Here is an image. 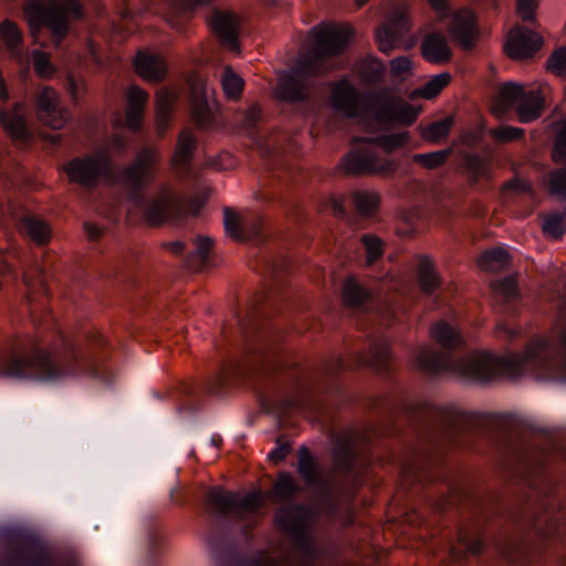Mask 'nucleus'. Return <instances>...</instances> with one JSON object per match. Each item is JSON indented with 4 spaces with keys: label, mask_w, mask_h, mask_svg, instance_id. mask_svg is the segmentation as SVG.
<instances>
[{
    "label": "nucleus",
    "mask_w": 566,
    "mask_h": 566,
    "mask_svg": "<svg viewBox=\"0 0 566 566\" xmlns=\"http://www.w3.org/2000/svg\"><path fill=\"white\" fill-rule=\"evenodd\" d=\"M431 337L446 348H454L462 344L459 331L444 321L436 323L431 327Z\"/></svg>",
    "instance_id": "32"
},
{
    "label": "nucleus",
    "mask_w": 566,
    "mask_h": 566,
    "mask_svg": "<svg viewBox=\"0 0 566 566\" xmlns=\"http://www.w3.org/2000/svg\"><path fill=\"white\" fill-rule=\"evenodd\" d=\"M147 101L148 94L139 86L132 85L128 88L125 125L132 130L139 129Z\"/></svg>",
    "instance_id": "23"
},
{
    "label": "nucleus",
    "mask_w": 566,
    "mask_h": 566,
    "mask_svg": "<svg viewBox=\"0 0 566 566\" xmlns=\"http://www.w3.org/2000/svg\"><path fill=\"white\" fill-rule=\"evenodd\" d=\"M33 67L35 73L41 77H50L55 73V67L50 62L48 53L35 50L32 53Z\"/></svg>",
    "instance_id": "51"
},
{
    "label": "nucleus",
    "mask_w": 566,
    "mask_h": 566,
    "mask_svg": "<svg viewBox=\"0 0 566 566\" xmlns=\"http://www.w3.org/2000/svg\"><path fill=\"white\" fill-rule=\"evenodd\" d=\"M210 24L224 46L233 52L239 51V20L235 14L227 11H214Z\"/></svg>",
    "instance_id": "16"
},
{
    "label": "nucleus",
    "mask_w": 566,
    "mask_h": 566,
    "mask_svg": "<svg viewBox=\"0 0 566 566\" xmlns=\"http://www.w3.org/2000/svg\"><path fill=\"white\" fill-rule=\"evenodd\" d=\"M450 81L451 75L449 73H440L433 76L422 88L415 91L411 96H421L428 99L433 98L449 85Z\"/></svg>",
    "instance_id": "41"
},
{
    "label": "nucleus",
    "mask_w": 566,
    "mask_h": 566,
    "mask_svg": "<svg viewBox=\"0 0 566 566\" xmlns=\"http://www.w3.org/2000/svg\"><path fill=\"white\" fill-rule=\"evenodd\" d=\"M24 115V106L20 103H17L10 111L0 112L1 125L15 142H25L30 136Z\"/></svg>",
    "instance_id": "21"
},
{
    "label": "nucleus",
    "mask_w": 566,
    "mask_h": 566,
    "mask_svg": "<svg viewBox=\"0 0 566 566\" xmlns=\"http://www.w3.org/2000/svg\"><path fill=\"white\" fill-rule=\"evenodd\" d=\"M301 491L298 482L290 473L282 472L273 484L271 494L274 501L280 502L292 499Z\"/></svg>",
    "instance_id": "33"
},
{
    "label": "nucleus",
    "mask_w": 566,
    "mask_h": 566,
    "mask_svg": "<svg viewBox=\"0 0 566 566\" xmlns=\"http://www.w3.org/2000/svg\"><path fill=\"white\" fill-rule=\"evenodd\" d=\"M19 232L36 245H45L52 238L50 226L38 216L25 214L18 222Z\"/></svg>",
    "instance_id": "22"
},
{
    "label": "nucleus",
    "mask_w": 566,
    "mask_h": 566,
    "mask_svg": "<svg viewBox=\"0 0 566 566\" xmlns=\"http://www.w3.org/2000/svg\"><path fill=\"white\" fill-rule=\"evenodd\" d=\"M536 9H537L536 0H517V2H516L517 14L524 21L533 20Z\"/></svg>",
    "instance_id": "56"
},
{
    "label": "nucleus",
    "mask_w": 566,
    "mask_h": 566,
    "mask_svg": "<svg viewBox=\"0 0 566 566\" xmlns=\"http://www.w3.org/2000/svg\"><path fill=\"white\" fill-rule=\"evenodd\" d=\"M161 163V151L156 145L144 146L135 160L123 171V180L134 189H142L155 179Z\"/></svg>",
    "instance_id": "11"
},
{
    "label": "nucleus",
    "mask_w": 566,
    "mask_h": 566,
    "mask_svg": "<svg viewBox=\"0 0 566 566\" xmlns=\"http://www.w3.org/2000/svg\"><path fill=\"white\" fill-rule=\"evenodd\" d=\"M553 160L555 163H562L566 160V119L563 122L562 128L555 142Z\"/></svg>",
    "instance_id": "55"
},
{
    "label": "nucleus",
    "mask_w": 566,
    "mask_h": 566,
    "mask_svg": "<svg viewBox=\"0 0 566 566\" xmlns=\"http://www.w3.org/2000/svg\"><path fill=\"white\" fill-rule=\"evenodd\" d=\"M548 190L552 195L566 200V167L548 174Z\"/></svg>",
    "instance_id": "47"
},
{
    "label": "nucleus",
    "mask_w": 566,
    "mask_h": 566,
    "mask_svg": "<svg viewBox=\"0 0 566 566\" xmlns=\"http://www.w3.org/2000/svg\"><path fill=\"white\" fill-rule=\"evenodd\" d=\"M78 353L72 344L62 350L34 348L30 355L12 354L0 360V375L13 378L54 380L76 370Z\"/></svg>",
    "instance_id": "4"
},
{
    "label": "nucleus",
    "mask_w": 566,
    "mask_h": 566,
    "mask_svg": "<svg viewBox=\"0 0 566 566\" xmlns=\"http://www.w3.org/2000/svg\"><path fill=\"white\" fill-rule=\"evenodd\" d=\"M190 85L192 92V119L198 126L206 127L210 123V111L207 101L203 97L202 83L200 80H195Z\"/></svg>",
    "instance_id": "29"
},
{
    "label": "nucleus",
    "mask_w": 566,
    "mask_h": 566,
    "mask_svg": "<svg viewBox=\"0 0 566 566\" xmlns=\"http://www.w3.org/2000/svg\"><path fill=\"white\" fill-rule=\"evenodd\" d=\"M243 228L245 239H248L249 237H256L262 229V219L259 217H254L251 220L245 221Z\"/></svg>",
    "instance_id": "58"
},
{
    "label": "nucleus",
    "mask_w": 566,
    "mask_h": 566,
    "mask_svg": "<svg viewBox=\"0 0 566 566\" xmlns=\"http://www.w3.org/2000/svg\"><path fill=\"white\" fill-rule=\"evenodd\" d=\"M511 107L515 108L520 122L530 123L535 120L544 109L542 90L526 92L522 85L514 82L505 83L500 88L493 113L501 116Z\"/></svg>",
    "instance_id": "7"
},
{
    "label": "nucleus",
    "mask_w": 566,
    "mask_h": 566,
    "mask_svg": "<svg viewBox=\"0 0 566 566\" xmlns=\"http://www.w3.org/2000/svg\"><path fill=\"white\" fill-rule=\"evenodd\" d=\"M491 287L505 298L513 297L516 294V281L512 276L491 282Z\"/></svg>",
    "instance_id": "54"
},
{
    "label": "nucleus",
    "mask_w": 566,
    "mask_h": 566,
    "mask_svg": "<svg viewBox=\"0 0 566 566\" xmlns=\"http://www.w3.org/2000/svg\"><path fill=\"white\" fill-rule=\"evenodd\" d=\"M360 241L366 250L367 264H374L384 254L381 240L375 235L365 234L361 237Z\"/></svg>",
    "instance_id": "48"
},
{
    "label": "nucleus",
    "mask_w": 566,
    "mask_h": 566,
    "mask_svg": "<svg viewBox=\"0 0 566 566\" xmlns=\"http://www.w3.org/2000/svg\"><path fill=\"white\" fill-rule=\"evenodd\" d=\"M356 451V437L352 433L342 434L334 449L335 467L347 470L352 467Z\"/></svg>",
    "instance_id": "28"
},
{
    "label": "nucleus",
    "mask_w": 566,
    "mask_h": 566,
    "mask_svg": "<svg viewBox=\"0 0 566 566\" xmlns=\"http://www.w3.org/2000/svg\"><path fill=\"white\" fill-rule=\"evenodd\" d=\"M353 205L359 216L370 217L379 208L380 195L371 190H357L353 193Z\"/></svg>",
    "instance_id": "34"
},
{
    "label": "nucleus",
    "mask_w": 566,
    "mask_h": 566,
    "mask_svg": "<svg viewBox=\"0 0 566 566\" xmlns=\"http://www.w3.org/2000/svg\"><path fill=\"white\" fill-rule=\"evenodd\" d=\"M370 296L355 279L348 277L343 284V300L348 307H358Z\"/></svg>",
    "instance_id": "39"
},
{
    "label": "nucleus",
    "mask_w": 566,
    "mask_h": 566,
    "mask_svg": "<svg viewBox=\"0 0 566 566\" xmlns=\"http://www.w3.org/2000/svg\"><path fill=\"white\" fill-rule=\"evenodd\" d=\"M136 73L151 83H159L166 77V61L156 54L139 53L135 59Z\"/></svg>",
    "instance_id": "20"
},
{
    "label": "nucleus",
    "mask_w": 566,
    "mask_h": 566,
    "mask_svg": "<svg viewBox=\"0 0 566 566\" xmlns=\"http://www.w3.org/2000/svg\"><path fill=\"white\" fill-rule=\"evenodd\" d=\"M84 230L88 239L92 241L98 240L103 233L102 229L94 223H85Z\"/></svg>",
    "instance_id": "62"
},
{
    "label": "nucleus",
    "mask_w": 566,
    "mask_h": 566,
    "mask_svg": "<svg viewBox=\"0 0 566 566\" xmlns=\"http://www.w3.org/2000/svg\"><path fill=\"white\" fill-rule=\"evenodd\" d=\"M0 40L11 52L13 57H22L20 52V46L22 45V33L14 22L6 20L0 24Z\"/></svg>",
    "instance_id": "35"
},
{
    "label": "nucleus",
    "mask_w": 566,
    "mask_h": 566,
    "mask_svg": "<svg viewBox=\"0 0 566 566\" xmlns=\"http://www.w3.org/2000/svg\"><path fill=\"white\" fill-rule=\"evenodd\" d=\"M390 71L392 76L406 80L412 74V62L407 56H399L391 61Z\"/></svg>",
    "instance_id": "53"
},
{
    "label": "nucleus",
    "mask_w": 566,
    "mask_h": 566,
    "mask_svg": "<svg viewBox=\"0 0 566 566\" xmlns=\"http://www.w3.org/2000/svg\"><path fill=\"white\" fill-rule=\"evenodd\" d=\"M417 279L420 290L428 295L434 293L442 284V279L428 255L419 256Z\"/></svg>",
    "instance_id": "26"
},
{
    "label": "nucleus",
    "mask_w": 566,
    "mask_h": 566,
    "mask_svg": "<svg viewBox=\"0 0 566 566\" xmlns=\"http://www.w3.org/2000/svg\"><path fill=\"white\" fill-rule=\"evenodd\" d=\"M333 106L347 117L359 115L363 108L361 96L359 92L346 81L334 85L332 92Z\"/></svg>",
    "instance_id": "17"
},
{
    "label": "nucleus",
    "mask_w": 566,
    "mask_h": 566,
    "mask_svg": "<svg viewBox=\"0 0 566 566\" xmlns=\"http://www.w3.org/2000/svg\"><path fill=\"white\" fill-rule=\"evenodd\" d=\"M224 228L227 233L237 241L245 240L243 232L244 228H241V221L239 214L230 208H226L224 211Z\"/></svg>",
    "instance_id": "46"
},
{
    "label": "nucleus",
    "mask_w": 566,
    "mask_h": 566,
    "mask_svg": "<svg viewBox=\"0 0 566 566\" xmlns=\"http://www.w3.org/2000/svg\"><path fill=\"white\" fill-rule=\"evenodd\" d=\"M451 153L452 149H444L428 154H416L412 156V160L427 169H436L447 161Z\"/></svg>",
    "instance_id": "45"
},
{
    "label": "nucleus",
    "mask_w": 566,
    "mask_h": 566,
    "mask_svg": "<svg viewBox=\"0 0 566 566\" xmlns=\"http://www.w3.org/2000/svg\"><path fill=\"white\" fill-rule=\"evenodd\" d=\"M196 251L189 260V265L199 271L208 261L209 253L212 250L213 241L209 237H198L195 241Z\"/></svg>",
    "instance_id": "42"
},
{
    "label": "nucleus",
    "mask_w": 566,
    "mask_h": 566,
    "mask_svg": "<svg viewBox=\"0 0 566 566\" xmlns=\"http://www.w3.org/2000/svg\"><path fill=\"white\" fill-rule=\"evenodd\" d=\"M126 148H127V142L125 140V138H123L122 136H113L109 142L108 148H106L105 150H107L108 156L111 157V155H109L111 150L124 151Z\"/></svg>",
    "instance_id": "60"
},
{
    "label": "nucleus",
    "mask_w": 566,
    "mask_h": 566,
    "mask_svg": "<svg viewBox=\"0 0 566 566\" xmlns=\"http://www.w3.org/2000/svg\"><path fill=\"white\" fill-rule=\"evenodd\" d=\"M352 29L349 25H322L313 29L314 42L307 54L302 56L292 73L281 75L276 95L286 102H301L312 95V86L305 76L319 75L339 65L335 56L344 52Z\"/></svg>",
    "instance_id": "1"
},
{
    "label": "nucleus",
    "mask_w": 566,
    "mask_h": 566,
    "mask_svg": "<svg viewBox=\"0 0 566 566\" xmlns=\"http://www.w3.org/2000/svg\"><path fill=\"white\" fill-rule=\"evenodd\" d=\"M196 137L189 129L182 130L177 139L175 154L171 158V166L177 170L187 168L192 159L196 149Z\"/></svg>",
    "instance_id": "27"
},
{
    "label": "nucleus",
    "mask_w": 566,
    "mask_h": 566,
    "mask_svg": "<svg viewBox=\"0 0 566 566\" xmlns=\"http://www.w3.org/2000/svg\"><path fill=\"white\" fill-rule=\"evenodd\" d=\"M453 123V117L448 116L427 126H420V135L423 140L430 144H438L449 135Z\"/></svg>",
    "instance_id": "36"
},
{
    "label": "nucleus",
    "mask_w": 566,
    "mask_h": 566,
    "mask_svg": "<svg viewBox=\"0 0 566 566\" xmlns=\"http://www.w3.org/2000/svg\"><path fill=\"white\" fill-rule=\"evenodd\" d=\"M511 258L503 248H494L484 251L478 259V266L485 272H499L510 265Z\"/></svg>",
    "instance_id": "30"
},
{
    "label": "nucleus",
    "mask_w": 566,
    "mask_h": 566,
    "mask_svg": "<svg viewBox=\"0 0 566 566\" xmlns=\"http://www.w3.org/2000/svg\"><path fill=\"white\" fill-rule=\"evenodd\" d=\"M289 452H290V446L281 444L271 452L270 458L273 461L279 462V461H282L287 455Z\"/></svg>",
    "instance_id": "61"
},
{
    "label": "nucleus",
    "mask_w": 566,
    "mask_h": 566,
    "mask_svg": "<svg viewBox=\"0 0 566 566\" xmlns=\"http://www.w3.org/2000/svg\"><path fill=\"white\" fill-rule=\"evenodd\" d=\"M112 158L107 150H98L93 155L75 157L64 165L63 170L70 182L78 186L95 187L102 175L109 171Z\"/></svg>",
    "instance_id": "10"
},
{
    "label": "nucleus",
    "mask_w": 566,
    "mask_h": 566,
    "mask_svg": "<svg viewBox=\"0 0 566 566\" xmlns=\"http://www.w3.org/2000/svg\"><path fill=\"white\" fill-rule=\"evenodd\" d=\"M502 190L504 192L512 191V192H515V193H532V186L525 179L514 178V179L507 181L502 187Z\"/></svg>",
    "instance_id": "57"
},
{
    "label": "nucleus",
    "mask_w": 566,
    "mask_h": 566,
    "mask_svg": "<svg viewBox=\"0 0 566 566\" xmlns=\"http://www.w3.org/2000/svg\"><path fill=\"white\" fill-rule=\"evenodd\" d=\"M463 163L472 182H478L482 178H489L491 175L490 160L476 154H465Z\"/></svg>",
    "instance_id": "37"
},
{
    "label": "nucleus",
    "mask_w": 566,
    "mask_h": 566,
    "mask_svg": "<svg viewBox=\"0 0 566 566\" xmlns=\"http://www.w3.org/2000/svg\"><path fill=\"white\" fill-rule=\"evenodd\" d=\"M410 139L408 132H401L389 135H381L373 138L376 147H380L386 154H390L399 148H402Z\"/></svg>",
    "instance_id": "43"
},
{
    "label": "nucleus",
    "mask_w": 566,
    "mask_h": 566,
    "mask_svg": "<svg viewBox=\"0 0 566 566\" xmlns=\"http://www.w3.org/2000/svg\"><path fill=\"white\" fill-rule=\"evenodd\" d=\"M408 30V19L403 14L396 13L390 17L388 22L376 32L379 50L384 53L391 52Z\"/></svg>",
    "instance_id": "18"
},
{
    "label": "nucleus",
    "mask_w": 566,
    "mask_h": 566,
    "mask_svg": "<svg viewBox=\"0 0 566 566\" xmlns=\"http://www.w3.org/2000/svg\"><path fill=\"white\" fill-rule=\"evenodd\" d=\"M187 214L186 202L170 188H163L151 196L143 209L144 221L151 227L180 220Z\"/></svg>",
    "instance_id": "9"
},
{
    "label": "nucleus",
    "mask_w": 566,
    "mask_h": 566,
    "mask_svg": "<svg viewBox=\"0 0 566 566\" xmlns=\"http://www.w3.org/2000/svg\"><path fill=\"white\" fill-rule=\"evenodd\" d=\"M27 13L32 36L35 38L41 27L45 25L52 32L56 46L66 36L70 23L83 17V10L77 0L30 3Z\"/></svg>",
    "instance_id": "5"
},
{
    "label": "nucleus",
    "mask_w": 566,
    "mask_h": 566,
    "mask_svg": "<svg viewBox=\"0 0 566 566\" xmlns=\"http://www.w3.org/2000/svg\"><path fill=\"white\" fill-rule=\"evenodd\" d=\"M316 514L301 505H285L276 513L277 526L293 541V556L282 547L260 552L251 566H313L318 547L313 535Z\"/></svg>",
    "instance_id": "2"
},
{
    "label": "nucleus",
    "mask_w": 566,
    "mask_h": 566,
    "mask_svg": "<svg viewBox=\"0 0 566 566\" xmlns=\"http://www.w3.org/2000/svg\"><path fill=\"white\" fill-rule=\"evenodd\" d=\"M525 132L523 128L513 127V126H501L494 129H491L490 136L500 144H506L513 140L521 139L524 136Z\"/></svg>",
    "instance_id": "49"
},
{
    "label": "nucleus",
    "mask_w": 566,
    "mask_h": 566,
    "mask_svg": "<svg viewBox=\"0 0 566 566\" xmlns=\"http://www.w3.org/2000/svg\"><path fill=\"white\" fill-rule=\"evenodd\" d=\"M416 367L427 374H437L450 367L449 358L427 346L413 352Z\"/></svg>",
    "instance_id": "25"
},
{
    "label": "nucleus",
    "mask_w": 566,
    "mask_h": 566,
    "mask_svg": "<svg viewBox=\"0 0 566 566\" xmlns=\"http://www.w3.org/2000/svg\"><path fill=\"white\" fill-rule=\"evenodd\" d=\"M297 472L308 486L316 488L322 494L331 492V485L321 472L317 463L312 458L308 449L302 447L297 453Z\"/></svg>",
    "instance_id": "19"
},
{
    "label": "nucleus",
    "mask_w": 566,
    "mask_h": 566,
    "mask_svg": "<svg viewBox=\"0 0 566 566\" xmlns=\"http://www.w3.org/2000/svg\"><path fill=\"white\" fill-rule=\"evenodd\" d=\"M547 70L558 76L566 75V48L557 49L547 60Z\"/></svg>",
    "instance_id": "52"
},
{
    "label": "nucleus",
    "mask_w": 566,
    "mask_h": 566,
    "mask_svg": "<svg viewBox=\"0 0 566 566\" xmlns=\"http://www.w3.org/2000/svg\"><path fill=\"white\" fill-rule=\"evenodd\" d=\"M543 45L542 36L527 28L516 27L510 31L505 43V53L513 60L532 56Z\"/></svg>",
    "instance_id": "14"
},
{
    "label": "nucleus",
    "mask_w": 566,
    "mask_h": 566,
    "mask_svg": "<svg viewBox=\"0 0 566 566\" xmlns=\"http://www.w3.org/2000/svg\"><path fill=\"white\" fill-rule=\"evenodd\" d=\"M554 349L544 338L532 340L522 355H509L503 358L484 353L471 354L458 360L453 369L474 380H489L499 375L517 377L525 370L554 368Z\"/></svg>",
    "instance_id": "3"
},
{
    "label": "nucleus",
    "mask_w": 566,
    "mask_h": 566,
    "mask_svg": "<svg viewBox=\"0 0 566 566\" xmlns=\"http://www.w3.org/2000/svg\"><path fill=\"white\" fill-rule=\"evenodd\" d=\"M559 339L564 349V358L560 365V369L566 375V326L560 332Z\"/></svg>",
    "instance_id": "64"
},
{
    "label": "nucleus",
    "mask_w": 566,
    "mask_h": 566,
    "mask_svg": "<svg viewBox=\"0 0 566 566\" xmlns=\"http://www.w3.org/2000/svg\"><path fill=\"white\" fill-rule=\"evenodd\" d=\"M67 90L72 97L75 99L82 90V83L77 82L73 76L67 77Z\"/></svg>",
    "instance_id": "63"
},
{
    "label": "nucleus",
    "mask_w": 566,
    "mask_h": 566,
    "mask_svg": "<svg viewBox=\"0 0 566 566\" xmlns=\"http://www.w3.org/2000/svg\"><path fill=\"white\" fill-rule=\"evenodd\" d=\"M390 360V352L386 342L373 344L369 354L360 357V364L369 365L377 370H385Z\"/></svg>",
    "instance_id": "38"
},
{
    "label": "nucleus",
    "mask_w": 566,
    "mask_h": 566,
    "mask_svg": "<svg viewBox=\"0 0 566 566\" xmlns=\"http://www.w3.org/2000/svg\"><path fill=\"white\" fill-rule=\"evenodd\" d=\"M459 541L465 545L467 551L472 555H479L482 552L483 543L480 538L469 541L467 535L460 534Z\"/></svg>",
    "instance_id": "59"
},
{
    "label": "nucleus",
    "mask_w": 566,
    "mask_h": 566,
    "mask_svg": "<svg viewBox=\"0 0 566 566\" xmlns=\"http://www.w3.org/2000/svg\"><path fill=\"white\" fill-rule=\"evenodd\" d=\"M39 119L53 129H61L69 119L67 111L61 106L57 93L52 87H43L36 96Z\"/></svg>",
    "instance_id": "13"
},
{
    "label": "nucleus",
    "mask_w": 566,
    "mask_h": 566,
    "mask_svg": "<svg viewBox=\"0 0 566 566\" xmlns=\"http://www.w3.org/2000/svg\"><path fill=\"white\" fill-rule=\"evenodd\" d=\"M51 556L44 549H33L19 558L18 566H51Z\"/></svg>",
    "instance_id": "50"
},
{
    "label": "nucleus",
    "mask_w": 566,
    "mask_h": 566,
    "mask_svg": "<svg viewBox=\"0 0 566 566\" xmlns=\"http://www.w3.org/2000/svg\"><path fill=\"white\" fill-rule=\"evenodd\" d=\"M373 113L379 123L410 125L417 119L420 109L406 103L399 97L389 94H381L373 104Z\"/></svg>",
    "instance_id": "12"
},
{
    "label": "nucleus",
    "mask_w": 566,
    "mask_h": 566,
    "mask_svg": "<svg viewBox=\"0 0 566 566\" xmlns=\"http://www.w3.org/2000/svg\"><path fill=\"white\" fill-rule=\"evenodd\" d=\"M421 53L427 61L437 64L449 62L452 55L447 39L439 33H430L424 36L421 43Z\"/></svg>",
    "instance_id": "24"
},
{
    "label": "nucleus",
    "mask_w": 566,
    "mask_h": 566,
    "mask_svg": "<svg viewBox=\"0 0 566 566\" xmlns=\"http://www.w3.org/2000/svg\"><path fill=\"white\" fill-rule=\"evenodd\" d=\"M207 505L218 514H232L244 520L253 516L263 506V500L260 492L240 496L221 488H212L207 493Z\"/></svg>",
    "instance_id": "8"
},
{
    "label": "nucleus",
    "mask_w": 566,
    "mask_h": 566,
    "mask_svg": "<svg viewBox=\"0 0 566 566\" xmlns=\"http://www.w3.org/2000/svg\"><path fill=\"white\" fill-rule=\"evenodd\" d=\"M398 167V161L382 156L373 139L348 151L340 161L343 171L354 176L390 177Z\"/></svg>",
    "instance_id": "6"
},
{
    "label": "nucleus",
    "mask_w": 566,
    "mask_h": 566,
    "mask_svg": "<svg viewBox=\"0 0 566 566\" xmlns=\"http://www.w3.org/2000/svg\"><path fill=\"white\" fill-rule=\"evenodd\" d=\"M385 65L378 59L371 57L365 60L360 65V76L369 84H377L381 82L385 73Z\"/></svg>",
    "instance_id": "44"
},
{
    "label": "nucleus",
    "mask_w": 566,
    "mask_h": 566,
    "mask_svg": "<svg viewBox=\"0 0 566 566\" xmlns=\"http://www.w3.org/2000/svg\"><path fill=\"white\" fill-rule=\"evenodd\" d=\"M221 84L224 94L230 99H238L240 98L244 81L241 76H239L230 66H226L223 69V73L221 75Z\"/></svg>",
    "instance_id": "40"
},
{
    "label": "nucleus",
    "mask_w": 566,
    "mask_h": 566,
    "mask_svg": "<svg viewBox=\"0 0 566 566\" xmlns=\"http://www.w3.org/2000/svg\"><path fill=\"white\" fill-rule=\"evenodd\" d=\"M448 30L453 41L462 49L470 50L475 45L478 30L475 17L470 10L457 11L449 23Z\"/></svg>",
    "instance_id": "15"
},
{
    "label": "nucleus",
    "mask_w": 566,
    "mask_h": 566,
    "mask_svg": "<svg viewBox=\"0 0 566 566\" xmlns=\"http://www.w3.org/2000/svg\"><path fill=\"white\" fill-rule=\"evenodd\" d=\"M176 92L167 88L160 90L156 95V119L158 130H164L169 123L170 113L176 102Z\"/></svg>",
    "instance_id": "31"
}]
</instances>
